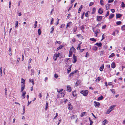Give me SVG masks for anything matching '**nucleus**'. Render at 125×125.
<instances>
[{
  "mask_svg": "<svg viewBox=\"0 0 125 125\" xmlns=\"http://www.w3.org/2000/svg\"><path fill=\"white\" fill-rule=\"evenodd\" d=\"M77 27H74L73 28V31L74 32H75L77 30Z\"/></svg>",
  "mask_w": 125,
  "mask_h": 125,
  "instance_id": "nucleus-50",
  "label": "nucleus"
},
{
  "mask_svg": "<svg viewBox=\"0 0 125 125\" xmlns=\"http://www.w3.org/2000/svg\"><path fill=\"white\" fill-rule=\"evenodd\" d=\"M102 39L101 40V41L103 40V39H104V38H105L104 34H103L102 35Z\"/></svg>",
  "mask_w": 125,
  "mask_h": 125,
  "instance_id": "nucleus-44",
  "label": "nucleus"
},
{
  "mask_svg": "<svg viewBox=\"0 0 125 125\" xmlns=\"http://www.w3.org/2000/svg\"><path fill=\"white\" fill-rule=\"evenodd\" d=\"M77 36L79 38L81 39H83V37L80 34L77 35Z\"/></svg>",
  "mask_w": 125,
  "mask_h": 125,
  "instance_id": "nucleus-18",
  "label": "nucleus"
},
{
  "mask_svg": "<svg viewBox=\"0 0 125 125\" xmlns=\"http://www.w3.org/2000/svg\"><path fill=\"white\" fill-rule=\"evenodd\" d=\"M60 53H55L53 55V59L54 61H55L56 60L57 58L60 55Z\"/></svg>",
  "mask_w": 125,
  "mask_h": 125,
  "instance_id": "nucleus-2",
  "label": "nucleus"
},
{
  "mask_svg": "<svg viewBox=\"0 0 125 125\" xmlns=\"http://www.w3.org/2000/svg\"><path fill=\"white\" fill-rule=\"evenodd\" d=\"M72 95L74 97H76L77 96V94H76V91H74L72 93Z\"/></svg>",
  "mask_w": 125,
  "mask_h": 125,
  "instance_id": "nucleus-22",
  "label": "nucleus"
},
{
  "mask_svg": "<svg viewBox=\"0 0 125 125\" xmlns=\"http://www.w3.org/2000/svg\"><path fill=\"white\" fill-rule=\"evenodd\" d=\"M73 60H74L73 61V63H75L77 61V58L76 56H75L73 54Z\"/></svg>",
  "mask_w": 125,
  "mask_h": 125,
  "instance_id": "nucleus-6",
  "label": "nucleus"
},
{
  "mask_svg": "<svg viewBox=\"0 0 125 125\" xmlns=\"http://www.w3.org/2000/svg\"><path fill=\"white\" fill-rule=\"evenodd\" d=\"M122 22L120 21H117L116 22V24L117 25H120L121 24Z\"/></svg>",
  "mask_w": 125,
  "mask_h": 125,
  "instance_id": "nucleus-33",
  "label": "nucleus"
},
{
  "mask_svg": "<svg viewBox=\"0 0 125 125\" xmlns=\"http://www.w3.org/2000/svg\"><path fill=\"white\" fill-rule=\"evenodd\" d=\"M25 81V80L24 79L22 78L21 79V83L22 84L23 83H25L24 82Z\"/></svg>",
  "mask_w": 125,
  "mask_h": 125,
  "instance_id": "nucleus-46",
  "label": "nucleus"
},
{
  "mask_svg": "<svg viewBox=\"0 0 125 125\" xmlns=\"http://www.w3.org/2000/svg\"><path fill=\"white\" fill-rule=\"evenodd\" d=\"M86 112H83L82 113L81 115V117H82L84 116H86L87 115H86Z\"/></svg>",
  "mask_w": 125,
  "mask_h": 125,
  "instance_id": "nucleus-15",
  "label": "nucleus"
},
{
  "mask_svg": "<svg viewBox=\"0 0 125 125\" xmlns=\"http://www.w3.org/2000/svg\"><path fill=\"white\" fill-rule=\"evenodd\" d=\"M102 16H97V20L98 21H100L102 19Z\"/></svg>",
  "mask_w": 125,
  "mask_h": 125,
  "instance_id": "nucleus-8",
  "label": "nucleus"
},
{
  "mask_svg": "<svg viewBox=\"0 0 125 125\" xmlns=\"http://www.w3.org/2000/svg\"><path fill=\"white\" fill-rule=\"evenodd\" d=\"M29 81L30 82H31L32 83V84L33 85L34 84V83L33 82V79H29Z\"/></svg>",
  "mask_w": 125,
  "mask_h": 125,
  "instance_id": "nucleus-38",
  "label": "nucleus"
},
{
  "mask_svg": "<svg viewBox=\"0 0 125 125\" xmlns=\"http://www.w3.org/2000/svg\"><path fill=\"white\" fill-rule=\"evenodd\" d=\"M38 96L40 98H41L42 97V95L41 93H39Z\"/></svg>",
  "mask_w": 125,
  "mask_h": 125,
  "instance_id": "nucleus-61",
  "label": "nucleus"
},
{
  "mask_svg": "<svg viewBox=\"0 0 125 125\" xmlns=\"http://www.w3.org/2000/svg\"><path fill=\"white\" fill-rule=\"evenodd\" d=\"M97 49V48L96 46H94L93 48V50L94 51H96Z\"/></svg>",
  "mask_w": 125,
  "mask_h": 125,
  "instance_id": "nucleus-51",
  "label": "nucleus"
},
{
  "mask_svg": "<svg viewBox=\"0 0 125 125\" xmlns=\"http://www.w3.org/2000/svg\"><path fill=\"white\" fill-rule=\"evenodd\" d=\"M125 6V4L123 2H122L121 4V6L122 7H124Z\"/></svg>",
  "mask_w": 125,
  "mask_h": 125,
  "instance_id": "nucleus-47",
  "label": "nucleus"
},
{
  "mask_svg": "<svg viewBox=\"0 0 125 125\" xmlns=\"http://www.w3.org/2000/svg\"><path fill=\"white\" fill-rule=\"evenodd\" d=\"M94 3L93 2H90L89 4V6H91L93 5L94 4Z\"/></svg>",
  "mask_w": 125,
  "mask_h": 125,
  "instance_id": "nucleus-63",
  "label": "nucleus"
},
{
  "mask_svg": "<svg viewBox=\"0 0 125 125\" xmlns=\"http://www.w3.org/2000/svg\"><path fill=\"white\" fill-rule=\"evenodd\" d=\"M9 52H10V55L11 56L12 55L11 52V47H9Z\"/></svg>",
  "mask_w": 125,
  "mask_h": 125,
  "instance_id": "nucleus-37",
  "label": "nucleus"
},
{
  "mask_svg": "<svg viewBox=\"0 0 125 125\" xmlns=\"http://www.w3.org/2000/svg\"><path fill=\"white\" fill-rule=\"evenodd\" d=\"M54 29V27L53 26L51 28L52 31L50 32L51 33H53V31Z\"/></svg>",
  "mask_w": 125,
  "mask_h": 125,
  "instance_id": "nucleus-26",
  "label": "nucleus"
},
{
  "mask_svg": "<svg viewBox=\"0 0 125 125\" xmlns=\"http://www.w3.org/2000/svg\"><path fill=\"white\" fill-rule=\"evenodd\" d=\"M71 15V14H69L67 17V19H69Z\"/></svg>",
  "mask_w": 125,
  "mask_h": 125,
  "instance_id": "nucleus-59",
  "label": "nucleus"
},
{
  "mask_svg": "<svg viewBox=\"0 0 125 125\" xmlns=\"http://www.w3.org/2000/svg\"><path fill=\"white\" fill-rule=\"evenodd\" d=\"M90 40L94 42H95L96 41V40L94 38H90Z\"/></svg>",
  "mask_w": 125,
  "mask_h": 125,
  "instance_id": "nucleus-43",
  "label": "nucleus"
},
{
  "mask_svg": "<svg viewBox=\"0 0 125 125\" xmlns=\"http://www.w3.org/2000/svg\"><path fill=\"white\" fill-rule=\"evenodd\" d=\"M54 75V77L56 78H57L58 77V75L56 74H55Z\"/></svg>",
  "mask_w": 125,
  "mask_h": 125,
  "instance_id": "nucleus-60",
  "label": "nucleus"
},
{
  "mask_svg": "<svg viewBox=\"0 0 125 125\" xmlns=\"http://www.w3.org/2000/svg\"><path fill=\"white\" fill-rule=\"evenodd\" d=\"M109 15V11H108L107 12V13L105 15V16L106 17H107Z\"/></svg>",
  "mask_w": 125,
  "mask_h": 125,
  "instance_id": "nucleus-57",
  "label": "nucleus"
},
{
  "mask_svg": "<svg viewBox=\"0 0 125 125\" xmlns=\"http://www.w3.org/2000/svg\"><path fill=\"white\" fill-rule=\"evenodd\" d=\"M62 48V46H60L59 47H58L56 51H58L60 49Z\"/></svg>",
  "mask_w": 125,
  "mask_h": 125,
  "instance_id": "nucleus-55",
  "label": "nucleus"
},
{
  "mask_svg": "<svg viewBox=\"0 0 125 125\" xmlns=\"http://www.w3.org/2000/svg\"><path fill=\"white\" fill-rule=\"evenodd\" d=\"M68 108L69 110H71L72 109V105L70 103H69L68 105Z\"/></svg>",
  "mask_w": 125,
  "mask_h": 125,
  "instance_id": "nucleus-11",
  "label": "nucleus"
},
{
  "mask_svg": "<svg viewBox=\"0 0 125 125\" xmlns=\"http://www.w3.org/2000/svg\"><path fill=\"white\" fill-rule=\"evenodd\" d=\"M115 106V105H113L112 106H111L109 107V108L110 109H111L113 108Z\"/></svg>",
  "mask_w": 125,
  "mask_h": 125,
  "instance_id": "nucleus-52",
  "label": "nucleus"
},
{
  "mask_svg": "<svg viewBox=\"0 0 125 125\" xmlns=\"http://www.w3.org/2000/svg\"><path fill=\"white\" fill-rule=\"evenodd\" d=\"M63 89H62L61 90L60 89H58L57 90V92L58 93H60L63 91Z\"/></svg>",
  "mask_w": 125,
  "mask_h": 125,
  "instance_id": "nucleus-45",
  "label": "nucleus"
},
{
  "mask_svg": "<svg viewBox=\"0 0 125 125\" xmlns=\"http://www.w3.org/2000/svg\"><path fill=\"white\" fill-rule=\"evenodd\" d=\"M25 83H23V84H22L21 85V92H23V90L24 89L25 87Z\"/></svg>",
  "mask_w": 125,
  "mask_h": 125,
  "instance_id": "nucleus-7",
  "label": "nucleus"
},
{
  "mask_svg": "<svg viewBox=\"0 0 125 125\" xmlns=\"http://www.w3.org/2000/svg\"><path fill=\"white\" fill-rule=\"evenodd\" d=\"M80 44H79L78 46V47L77 49L78 50H79L80 48Z\"/></svg>",
  "mask_w": 125,
  "mask_h": 125,
  "instance_id": "nucleus-54",
  "label": "nucleus"
},
{
  "mask_svg": "<svg viewBox=\"0 0 125 125\" xmlns=\"http://www.w3.org/2000/svg\"><path fill=\"white\" fill-rule=\"evenodd\" d=\"M94 105L95 107H99L100 105V104L99 102H97L96 101H94Z\"/></svg>",
  "mask_w": 125,
  "mask_h": 125,
  "instance_id": "nucleus-5",
  "label": "nucleus"
},
{
  "mask_svg": "<svg viewBox=\"0 0 125 125\" xmlns=\"http://www.w3.org/2000/svg\"><path fill=\"white\" fill-rule=\"evenodd\" d=\"M96 10V8H93V9L92 10V14H94L95 11Z\"/></svg>",
  "mask_w": 125,
  "mask_h": 125,
  "instance_id": "nucleus-23",
  "label": "nucleus"
},
{
  "mask_svg": "<svg viewBox=\"0 0 125 125\" xmlns=\"http://www.w3.org/2000/svg\"><path fill=\"white\" fill-rule=\"evenodd\" d=\"M110 90L111 91V92H112V93L114 94H115V91L114 89H111Z\"/></svg>",
  "mask_w": 125,
  "mask_h": 125,
  "instance_id": "nucleus-56",
  "label": "nucleus"
},
{
  "mask_svg": "<svg viewBox=\"0 0 125 125\" xmlns=\"http://www.w3.org/2000/svg\"><path fill=\"white\" fill-rule=\"evenodd\" d=\"M100 4L102 5H104V1L103 0H100Z\"/></svg>",
  "mask_w": 125,
  "mask_h": 125,
  "instance_id": "nucleus-34",
  "label": "nucleus"
},
{
  "mask_svg": "<svg viewBox=\"0 0 125 125\" xmlns=\"http://www.w3.org/2000/svg\"><path fill=\"white\" fill-rule=\"evenodd\" d=\"M80 83V81L79 80H78L76 82L75 85L76 86H77L79 85V84Z\"/></svg>",
  "mask_w": 125,
  "mask_h": 125,
  "instance_id": "nucleus-20",
  "label": "nucleus"
},
{
  "mask_svg": "<svg viewBox=\"0 0 125 125\" xmlns=\"http://www.w3.org/2000/svg\"><path fill=\"white\" fill-rule=\"evenodd\" d=\"M103 98V97L102 95H101L100 97H99L98 98V100H102Z\"/></svg>",
  "mask_w": 125,
  "mask_h": 125,
  "instance_id": "nucleus-27",
  "label": "nucleus"
},
{
  "mask_svg": "<svg viewBox=\"0 0 125 125\" xmlns=\"http://www.w3.org/2000/svg\"><path fill=\"white\" fill-rule=\"evenodd\" d=\"M77 71H75L73 72H72L71 73H70L69 75V76H73V74L75 73Z\"/></svg>",
  "mask_w": 125,
  "mask_h": 125,
  "instance_id": "nucleus-31",
  "label": "nucleus"
},
{
  "mask_svg": "<svg viewBox=\"0 0 125 125\" xmlns=\"http://www.w3.org/2000/svg\"><path fill=\"white\" fill-rule=\"evenodd\" d=\"M101 79V78L100 77H98V78L95 80L96 82H99Z\"/></svg>",
  "mask_w": 125,
  "mask_h": 125,
  "instance_id": "nucleus-32",
  "label": "nucleus"
},
{
  "mask_svg": "<svg viewBox=\"0 0 125 125\" xmlns=\"http://www.w3.org/2000/svg\"><path fill=\"white\" fill-rule=\"evenodd\" d=\"M82 5H81V7L79 8L78 11V13H79L82 8Z\"/></svg>",
  "mask_w": 125,
  "mask_h": 125,
  "instance_id": "nucleus-40",
  "label": "nucleus"
},
{
  "mask_svg": "<svg viewBox=\"0 0 125 125\" xmlns=\"http://www.w3.org/2000/svg\"><path fill=\"white\" fill-rule=\"evenodd\" d=\"M98 12L99 13L102 14L103 13V10L102 9L100 8L98 10Z\"/></svg>",
  "mask_w": 125,
  "mask_h": 125,
  "instance_id": "nucleus-9",
  "label": "nucleus"
},
{
  "mask_svg": "<svg viewBox=\"0 0 125 125\" xmlns=\"http://www.w3.org/2000/svg\"><path fill=\"white\" fill-rule=\"evenodd\" d=\"M122 16V15L120 14L117 13L116 14V18H119Z\"/></svg>",
  "mask_w": 125,
  "mask_h": 125,
  "instance_id": "nucleus-17",
  "label": "nucleus"
},
{
  "mask_svg": "<svg viewBox=\"0 0 125 125\" xmlns=\"http://www.w3.org/2000/svg\"><path fill=\"white\" fill-rule=\"evenodd\" d=\"M22 96L23 97V99H24L25 98V95L26 94V93L24 91L22 92Z\"/></svg>",
  "mask_w": 125,
  "mask_h": 125,
  "instance_id": "nucleus-16",
  "label": "nucleus"
},
{
  "mask_svg": "<svg viewBox=\"0 0 125 125\" xmlns=\"http://www.w3.org/2000/svg\"><path fill=\"white\" fill-rule=\"evenodd\" d=\"M121 29L122 30H125V25H124L121 27Z\"/></svg>",
  "mask_w": 125,
  "mask_h": 125,
  "instance_id": "nucleus-29",
  "label": "nucleus"
},
{
  "mask_svg": "<svg viewBox=\"0 0 125 125\" xmlns=\"http://www.w3.org/2000/svg\"><path fill=\"white\" fill-rule=\"evenodd\" d=\"M80 93L82 94L84 96H87L88 93V91L87 90H82L80 92Z\"/></svg>",
  "mask_w": 125,
  "mask_h": 125,
  "instance_id": "nucleus-3",
  "label": "nucleus"
},
{
  "mask_svg": "<svg viewBox=\"0 0 125 125\" xmlns=\"http://www.w3.org/2000/svg\"><path fill=\"white\" fill-rule=\"evenodd\" d=\"M72 24V22H70L69 23H67V27H70V25L71 24Z\"/></svg>",
  "mask_w": 125,
  "mask_h": 125,
  "instance_id": "nucleus-30",
  "label": "nucleus"
},
{
  "mask_svg": "<svg viewBox=\"0 0 125 125\" xmlns=\"http://www.w3.org/2000/svg\"><path fill=\"white\" fill-rule=\"evenodd\" d=\"M38 32L39 35H40L41 33V31L40 29H38Z\"/></svg>",
  "mask_w": 125,
  "mask_h": 125,
  "instance_id": "nucleus-42",
  "label": "nucleus"
},
{
  "mask_svg": "<svg viewBox=\"0 0 125 125\" xmlns=\"http://www.w3.org/2000/svg\"><path fill=\"white\" fill-rule=\"evenodd\" d=\"M111 66L113 68H115V63L114 62H112L111 65Z\"/></svg>",
  "mask_w": 125,
  "mask_h": 125,
  "instance_id": "nucleus-12",
  "label": "nucleus"
},
{
  "mask_svg": "<svg viewBox=\"0 0 125 125\" xmlns=\"http://www.w3.org/2000/svg\"><path fill=\"white\" fill-rule=\"evenodd\" d=\"M84 25H83L80 27V29L81 30L83 31V30H84Z\"/></svg>",
  "mask_w": 125,
  "mask_h": 125,
  "instance_id": "nucleus-25",
  "label": "nucleus"
},
{
  "mask_svg": "<svg viewBox=\"0 0 125 125\" xmlns=\"http://www.w3.org/2000/svg\"><path fill=\"white\" fill-rule=\"evenodd\" d=\"M90 125H92L93 123V122L91 120V119H90Z\"/></svg>",
  "mask_w": 125,
  "mask_h": 125,
  "instance_id": "nucleus-64",
  "label": "nucleus"
},
{
  "mask_svg": "<svg viewBox=\"0 0 125 125\" xmlns=\"http://www.w3.org/2000/svg\"><path fill=\"white\" fill-rule=\"evenodd\" d=\"M15 27L17 28L18 26V21H16L15 22Z\"/></svg>",
  "mask_w": 125,
  "mask_h": 125,
  "instance_id": "nucleus-36",
  "label": "nucleus"
},
{
  "mask_svg": "<svg viewBox=\"0 0 125 125\" xmlns=\"http://www.w3.org/2000/svg\"><path fill=\"white\" fill-rule=\"evenodd\" d=\"M104 67V65H103L101 67H100V68L99 69L100 71H102L103 70Z\"/></svg>",
  "mask_w": 125,
  "mask_h": 125,
  "instance_id": "nucleus-28",
  "label": "nucleus"
},
{
  "mask_svg": "<svg viewBox=\"0 0 125 125\" xmlns=\"http://www.w3.org/2000/svg\"><path fill=\"white\" fill-rule=\"evenodd\" d=\"M109 5L108 4H106L105 5V7L107 10L109 9Z\"/></svg>",
  "mask_w": 125,
  "mask_h": 125,
  "instance_id": "nucleus-21",
  "label": "nucleus"
},
{
  "mask_svg": "<svg viewBox=\"0 0 125 125\" xmlns=\"http://www.w3.org/2000/svg\"><path fill=\"white\" fill-rule=\"evenodd\" d=\"M75 49L73 47H72L70 49L69 53V57H70L72 55L73 52L75 51Z\"/></svg>",
  "mask_w": 125,
  "mask_h": 125,
  "instance_id": "nucleus-1",
  "label": "nucleus"
},
{
  "mask_svg": "<svg viewBox=\"0 0 125 125\" xmlns=\"http://www.w3.org/2000/svg\"><path fill=\"white\" fill-rule=\"evenodd\" d=\"M65 25L64 24H62L60 28H63L65 26Z\"/></svg>",
  "mask_w": 125,
  "mask_h": 125,
  "instance_id": "nucleus-62",
  "label": "nucleus"
},
{
  "mask_svg": "<svg viewBox=\"0 0 125 125\" xmlns=\"http://www.w3.org/2000/svg\"><path fill=\"white\" fill-rule=\"evenodd\" d=\"M93 31L94 32L95 34V36L96 37H97L98 33L99 32H100V30L99 29H97L96 31H95L94 29V28H93Z\"/></svg>",
  "mask_w": 125,
  "mask_h": 125,
  "instance_id": "nucleus-4",
  "label": "nucleus"
},
{
  "mask_svg": "<svg viewBox=\"0 0 125 125\" xmlns=\"http://www.w3.org/2000/svg\"><path fill=\"white\" fill-rule=\"evenodd\" d=\"M54 21V19L53 18H52V19H51V23H50V24L51 25L53 23V21Z\"/></svg>",
  "mask_w": 125,
  "mask_h": 125,
  "instance_id": "nucleus-53",
  "label": "nucleus"
},
{
  "mask_svg": "<svg viewBox=\"0 0 125 125\" xmlns=\"http://www.w3.org/2000/svg\"><path fill=\"white\" fill-rule=\"evenodd\" d=\"M113 110V109H109L107 110L106 112V114H109Z\"/></svg>",
  "mask_w": 125,
  "mask_h": 125,
  "instance_id": "nucleus-19",
  "label": "nucleus"
},
{
  "mask_svg": "<svg viewBox=\"0 0 125 125\" xmlns=\"http://www.w3.org/2000/svg\"><path fill=\"white\" fill-rule=\"evenodd\" d=\"M114 14H113L111 13L109 17V19H112L114 16Z\"/></svg>",
  "mask_w": 125,
  "mask_h": 125,
  "instance_id": "nucleus-13",
  "label": "nucleus"
},
{
  "mask_svg": "<svg viewBox=\"0 0 125 125\" xmlns=\"http://www.w3.org/2000/svg\"><path fill=\"white\" fill-rule=\"evenodd\" d=\"M107 123V121L106 119H105L104 121L103 122L102 124L105 125Z\"/></svg>",
  "mask_w": 125,
  "mask_h": 125,
  "instance_id": "nucleus-24",
  "label": "nucleus"
},
{
  "mask_svg": "<svg viewBox=\"0 0 125 125\" xmlns=\"http://www.w3.org/2000/svg\"><path fill=\"white\" fill-rule=\"evenodd\" d=\"M67 91L70 92H71V88L70 86L68 85L67 86Z\"/></svg>",
  "mask_w": 125,
  "mask_h": 125,
  "instance_id": "nucleus-10",
  "label": "nucleus"
},
{
  "mask_svg": "<svg viewBox=\"0 0 125 125\" xmlns=\"http://www.w3.org/2000/svg\"><path fill=\"white\" fill-rule=\"evenodd\" d=\"M71 71V67L68 69L67 70V73H69Z\"/></svg>",
  "mask_w": 125,
  "mask_h": 125,
  "instance_id": "nucleus-41",
  "label": "nucleus"
},
{
  "mask_svg": "<svg viewBox=\"0 0 125 125\" xmlns=\"http://www.w3.org/2000/svg\"><path fill=\"white\" fill-rule=\"evenodd\" d=\"M46 106L45 107V110H47V108L48 107V103L47 102L46 104Z\"/></svg>",
  "mask_w": 125,
  "mask_h": 125,
  "instance_id": "nucleus-49",
  "label": "nucleus"
},
{
  "mask_svg": "<svg viewBox=\"0 0 125 125\" xmlns=\"http://www.w3.org/2000/svg\"><path fill=\"white\" fill-rule=\"evenodd\" d=\"M95 45H97L98 47H101L102 45L101 42H97L95 44Z\"/></svg>",
  "mask_w": 125,
  "mask_h": 125,
  "instance_id": "nucleus-14",
  "label": "nucleus"
},
{
  "mask_svg": "<svg viewBox=\"0 0 125 125\" xmlns=\"http://www.w3.org/2000/svg\"><path fill=\"white\" fill-rule=\"evenodd\" d=\"M31 75H34V70L33 69H31Z\"/></svg>",
  "mask_w": 125,
  "mask_h": 125,
  "instance_id": "nucleus-35",
  "label": "nucleus"
},
{
  "mask_svg": "<svg viewBox=\"0 0 125 125\" xmlns=\"http://www.w3.org/2000/svg\"><path fill=\"white\" fill-rule=\"evenodd\" d=\"M115 56V54L114 53H112L109 56V58H111L112 57H113Z\"/></svg>",
  "mask_w": 125,
  "mask_h": 125,
  "instance_id": "nucleus-39",
  "label": "nucleus"
},
{
  "mask_svg": "<svg viewBox=\"0 0 125 125\" xmlns=\"http://www.w3.org/2000/svg\"><path fill=\"white\" fill-rule=\"evenodd\" d=\"M31 65L30 64H29V66L28 68V71H29L30 70V69H31Z\"/></svg>",
  "mask_w": 125,
  "mask_h": 125,
  "instance_id": "nucleus-48",
  "label": "nucleus"
},
{
  "mask_svg": "<svg viewBox=\"0 0 125 125\" xmlns=\"http://www.w3.org/2000/svg\"><path fill=\"white\" fill-rule=\"evenodd\" d=\"M37 21H35V23L34 24L35 28H36L37 27Z\"/></svg>",
  "mask_w": 125,
  "mask_h": 125,
  "instance_id": "nucleus-58",
  "label": "nucleus"
}]
</instances>
